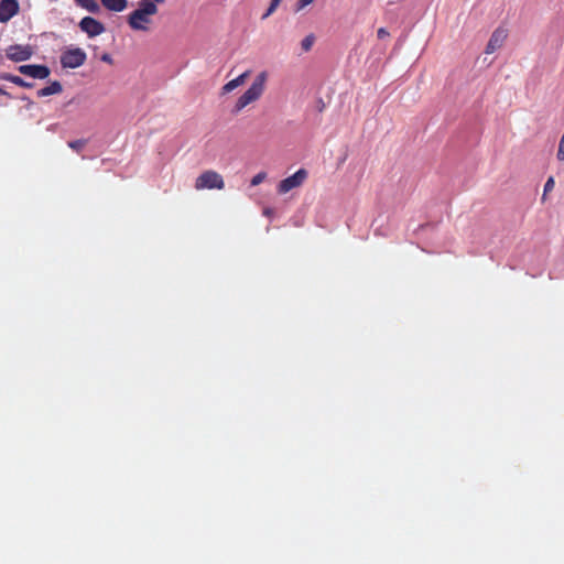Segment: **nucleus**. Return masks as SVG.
I'll return each instance as SVG.
<instances>
[{
  "label": "nucleus",
  "mask_w": 564,
  "mask_h": 564,
  "mask_svg": "<svg viewBox=\"0 0 564 564\" xmlns=\"http://www.w3.org/2000/svg\"><path fill=\"white\" fill-rule=\"evenodd\" d=\"M555 180L553 176H549L543 188L542 200H545L546 194L554 188Z\"/></svg>",
  "instance_id": "obj_20"
},
{
  "label": "nucleus",
  "mask_w": 564,
  "mask_h": 564,
  "mask_svg": "<svg viewBox=\"0 0 564 564\" xmlns=\"http://www.w3.org/2000/svg\"><path fill=\"white\" fill-rule=\"evenodd\" d=\"M20 99H21L22 101H25V105H26L25 107H26V109H31V108L34 106V102H33V101L30 99V97H29V96H26V95H22V96L20 97Z\"/></svg>",
  "instance_id": "obj_27"
},
{
  "label": "nucleus",
  "mask_w": 564,
  "mask_h": 564,
  "mask_svg": "<svg viewBox=\"0 0 564 564\" xmlns=\"http://www.w3.org/2000/svg\"><path fill=\"white\" fill-rule=\"evenodd\" d=\"M313 1L314 0H297L296 9L301 10V9L307 7L308 4H311Z\"/></svg>",
  "instance_id": "obj_26"
},
{
  "label": "nucleus",
  "mask_w": 564,
  "mask_h": 564,
  "mask_svg": "<svg viewBox=\"0 0 564 564\" xmlns=\"http://www.w3.org/2000/svg\"><path fill=\"white\" fill-rule=\"evenodd\" d=\"M75 3L87 10L90 13L97 14L100 12V6L96 0H74Z\"/></svg>",
  "instance_id": "obj_15"
},
{
  "label": "nucleus",
  "mask_w": 564,
  "mask_h": 564,
  "mask_svg": "<svg viewBox=\"0 0 564 564\" xmlns=\"http://www.w3.org/2000/svg\"><path fill=\"white\" fill-rule=\"evenodd\" d=\"M195 187L197 189H223L225 187V182L219 173L209 170L203 172L196 178Z\"/></svg>",
  "instance_id": "obj_3"
},
{
  "label": "nucleus",
  "mask_w": 564,
  "mask_h": 564,
  "mask_svg": "<svg viewBox=\"0 0 564 564\" xmlns=\"http://www.w3.org/2000/svg\"><path fill=\"white\" fill-rule=\"evenodd\" d=\"M18 70L33 79H46L51 75V68L44 64H24L18 67Z\"/></svg>",
  "instance_id": "obj_5"
},
{
  "label": "nucleus",
  "mask_w": 564,
  "mask_h": 564,
  "mask_svg": "<svg viewBox=\"0 0 564 564\" xmlns=\"http://www.w3.org/2000/svg\"><path fill=\"white\" fill-rule=\"evenodd\" d=\"M101 4L109 11L122 12L127 6L128 0H100Z\"/></svg>",
  "instance_id": "obj_14"
},
{
  "label": "nucleus",
  "mask_w": 564,
  "mask_h": 564,
  "mask_svg": "<svg viewBox=\"0 0 564 564\" xmlns=\"http://www.w3.org/2000/svg\"><path fill=\"white\" fill-rule=\"evenodd\" d=\"M12 83L15 84L17 86H20V87H23L26 89L34 87V83L26 82L25 79H23L22 77H20L18 75H14Z\"/></svg>",
  "instance_id": "obj_18"
},
{
  "label": "nucleus",
  "mask_w": 564,
  "mask_h": 564,
  "mask_svg": "<svg viewBox=\"0 0 564 564\" xmlns=\"http://www.w3.org/2000/svg\"><path fill=\"white\" fill-rule=\"evenodd\" d=\"M13 77H14V74L4 73V72L0 73V80H7V82L12 83Z\"/></svg>",
  "instance_id": "obj_25"
},
{
  "label": "nucleus",
  "mask_w": 564,
  "mask_h": 564,
  "mask_svg": "<svg viewBox=\"0 0 564 564\" xmlns=\"http://www.w3.org/2000/svg\"><path fill=\"white\" fill-rule=\"evenodd\" d=\"M281 1L282 0H271L268 9L262 14L261 19L265 20L267 18H269L276 10V8L280 6Z\"/></svg>",
  "instance_id": "obj_16"
},
{
  "label": "nucleus",
  "mask_w": 564,
  "mask_h": 564,
  "mask_svg": "<svg viewBox=\"0 0 564 564\" xmlns=\"http://www.w3.org/2000/svg\"><path fill=\"white\" fill-rule=\"evenodd\" d=\"M377 36H378L379 40H384L387 36H389V32L387 31L386 28H380L377 31Z\"/></svg>",
  "instance_id": "obj_24"
},
{
  "label": "nucleus",
  "mask_w": 564,
  "mask_h": 564,
  "mask_svg": "<svg viewBox=\"0 0 564 564\" xmlns=\"http://www.w3.org/2000/svg\"><path fill=\"white\" fill-rule=\"evenodd\" d=\"M87 143V140L86 139H77V140H72V141H68L67 145L78 152L83 149V147Z\"/></svg>",
  "instance_id": "obj_19"
},
{
  "label": "nucleus",
  "mask_w": 564,
  "mask_h": 564,
  "mask_svg": "<svg viewBox=\"0 0 564 564\" xmlns=\"http://www.w3.org/2000/svg\"><path fill=\"white\" fill-rule=\"evenodd\" d=\"M87 54L82 47L68 46L61 56L59 62L63 68H78L85 64Z\"/></svg>",
  "instance_id": "obj_2"
},
{
  "label": "nucleus",
  "mask_w": 564,
  "mask_h": 564,
  "mask_svg": "<svg viewBox=\"0 0 564 564\" xmlns=\"http://www.w3.org/2000/svg\"><path fill=\"white\" fill-rule=\"evenodd\" d=\"M267 177V173L265 172H259L257 173L250 181V185L251 186H257L259 185L260 183H262L264 181V178Z\"/></svg>",
  "instance_id": "obj_21"
},
{
  "label": "nucleus",
  "mask_w": 564,
  "mask_h": 564,
  "mask_svg": "<svg viewBox=\"0 0 564 564\" xmlns=\"http://www.w3.org/2000/svg\"><path fill=\"white\" fill-rule=\"evenodd\" d=\"M314 107L317 112H323L325 110L326 105L322 97L316 98Z\"/></svg>",
  "instance_id": "obj_22"
},
{
  "label": "nucleus",
  "mask_w": 564,
  "mask_h": 564,
  "mask_svg": "<svg viewBox=\"0 0 564 564\" xmlns=\"http://www.w3.org/2000/svg\"><path fill=\"white\" fill-rule=\"evenodd\" d=\"M271 213H272V210L270 208H265L263 210V214L267 215V216H269Z\"/></svg>",
  "instance_id": "obj_30"
},
{
  "label": "nucleus",
  "mask_w": 564,
  "mask_h": 564,
  "mask_svg": "<svg viewBox=\"0 0 564 564\" xmlns=\"http://www.w3.org/2000/svg\"><path fill=\"white\" fill-rule=\"evenodd\" d=\"M314 41H315V37H314V35H313V34H308V35H306V36L302 40V42H301V47H302V50H303L304 52H308V51L312 48V46H313V44H314Z\"/></svg>",
  "instance_id": "obj_17"
},
{
  "label": "nucleus",
  "mask_w": 564,
  "mask_h": 564,
  "mask_svg": "<svg viewBox=\"0 0 564 564\" xmlns=\"http://www.w3.org/2000/svg\"><path fill=\"white\" fill-rule=\"evenodd\" d=\"M0 95L7 96L9 98L12 97L3 87H0Z\"/></svg>",
  "instance_id": "obj_29"
},
{
  "label": "nucleus",
  "mask_w": 564,
  "mask_h": 564,
  "mask_svg": "<svg viewBox=\"0 0 564 564\" xmlns=\"http://www.w3.org/2000/svg\"><path fill=\"white\" fill-rule=\"evenodd\" d=\"M248 75H249V72L246 70L242 74L238 75L236 78L226 83L221 88L223 94H228V93L232 91L234 89H236L237 87H239L240 85H242L245 83L246 78L248 77Z\"/></svg>",
  "instance_id": "obj_13"
},
{
  "label": "nucleus",
  "mask_w": 564,
  "mask_h": 564,
  "mask_svg": "<svg viewBox=\"0 0 564 564\" xmlns=\"http://www.w3.org/2000/svg\"><path fill=\"white\" fill-rule=\"evenodd\" d=\"M33 50L30 45L12 44L7 48L6 57L12 62L20 63L31 58Z\"/></svg>",
  "instance_id": "obj_7"
},
{
  "label": "nucleus",
  "mask_w": 564,
  "mask_h": 564,
  "mask_svg": "<svg viewBox=\"0 0 564 564\" xmlns=\"http://www.w3.org/2000/svg\"><path fill=\"white\" fill-rule=\"evenodd\" d=\"M344 161H346V155L345 156H340V163H343Z\"/></svg>",
  "instance_id": "obj_32"
},
{
  "label": "nucleus",
  "mask_w": 564,
  "mask_h": 564,
  "mask_svg": "<svg viewBox=\"0 0 564 564\" xmlns=\"http://www.w3.org/2000/svg\"><path fill=\"white\" fill-rule=\"evenodd\" d=\"M165 0H140L138 8L148 17L154 15L158 12V3H163Z\"/></svg>",
  "instance_id": "obj_11"
},
{
  "label": "nucleus",
  "mask_w": 564,
  "mask_h": 564,
  "mask_svg": "<svg viewBox=\"0 0 564 564\" xmlns=\"http://www.w3.org/2000/svg\"><path fill=\"white\" fill-rule=\"evenodd\" d=\"M268 74L265 70L260 72L256 76L249 88L236 101V105L231 109L232 115L239 113L245 107H247L249 104L258 100L261 97L264 90Z\"/></svg>",
  "instance_id": "obj_1"
},
{
  "label": "nucleus",
  "mask_w": 564,
  "mask_h": 564,
  "mask_svg": "<svg viewBox=\"0 0 564 564\" xmlns=\"http://www.w3.org/2000/svg\"><path fill=\"white\" fill-rule=\"evenodd\" d=\"M78 28L82 32L86 33L89 39L96 37L106 31L104 23L90 15L84 17L79 21Z\"/></svg>",
  "instance_id": "obj_4"
},
{
  "label": "nucleus",
  "mask_w": 564,
  "mask_h": 564,
  "mask_svg": "<svg viewBox=\"0 0 564 564\" xmlns=\"http://www.w3.org/2000/svg\"><path fill=\"white\" fill-rule=\"evenodd\" d=\"M127 21H128L129 26L132 30L147 31L148 28L145 26V24L150 22V17H148L145 13H143L139 9H135L128 15Z\"/></svg>",
  "instance_id": "obj_9"
},
{
  "label": "nucleus",
  "mask_w": 564,
  "mask_h": 564,
  "mask_svg": "<svg viewBox=\"0 0 564 564\" xmlns=\"http://www.w3.org/2000/svg\"><path fill=\"white\" fill-rule=\"evenodd\" d=\"M63 90V86L58 80L51 82L47 86L37 90V97H47L51 95L59 94Z\"/></svg>",
  "instance_id": "obj_12"
},
{
  "label": "nucleus",
  "mask_w": 564,
  "mask_h": 564,
  "mask_svg": "<svg viewBox=\"0 0 564 564\" xmlns=\"http://www.w3.org/2000/svg\"><path fill=\"white\" fill-rule=\"evenodd\" d=\"M20 11L18 0H0V23L9 22Z\"/></svg>",
  "instance_id": "obj_8"
},
{
  "label": "nucleus",
  "mask_w": 564,
  "mask_h": 564,
  "mask_svg": "<svg viewBox=\"0 0 564 564\" xmlns=\"http://www.w3.org/2000/svg\"><path fill=\"white\" fill-rule=\"evenodd\" d=\"M344 161H346V155L345 156H340V163H343Z\"/></svg>",
  "instance_id": "obj_33"
},
{
  "label": "nucleus",
  "mask_w": 564,
  "mask_h": 564,
  "mask_svg": "<svg viewBox=\"0 0 564 564\" xmlns=\"http://www.w3.org/2000/svg\"><path fill=\"white\" fill-rule=\"evenodd\" d=\"M6 57L0 53V65L4 63Z\"/></svg>",
  "instance_id": "obj_31"
},
{
  "label": "nucleus",
  "mask_w": 564,
  "mask_h": 564,
  "mask_svg": "<svg viewBox=\"0 0 564 564\" xmlns=\"http://www.w3.org/2000/svg\"><path fill=\"white\" fill-rule=\"evenodd\" d=\"M506 37H507V33L505 30H502L500 28L496 29L492 32V34L486 45L485 53L492 54L496 50H498L502 45Z\"/></svg>",
  "instance_id": "obj_10"
},
{
  "label": "nucleus",
  "mask_w": 564,
  "mask_h": 564,
  "mask_svg": "<svg viewBox=\"0 0 564 564\" xmlns=\"http://www.w3.org/2000/svg\"><path fill=\"white\" fill-rule=\"evenodd\" d=\"M307 172L304 169H299L295 173L292 175L283 178L278 186V192L280 194H285L290 192L291 189L300 186L303 181L306 178Z\"/></svg>",
  "instance_id": "obj_6"
},
{
  "label": "nucleus",
  "mask_w": 564,
  "mask_h": 564,
  "mask_svg": "<svg viewBox=\"0 0 564 564\" xmlns=\"http://www.w3.org/2000/svg\"><path fill=\"white\" fill-rule=\"evenodd\" d=\"M100 59H101L102 62H105V63H109V64H110V63H112V57H111V55H110V54H108V53H104V54L101 55Z\"/></svg>",
  "instance_id": "obj_28"
},
{
  "label": "nucleus",
  "mask_w": 564,
  "mask_h": 564,
  "mask_svg": "<svg viewBox=\"0 0 564 564\" xmlns=\"http://www.w3.org/2000/svg\"><path fill=\"white\" fill-rule=\"evenodd\" d=\"M557 159L560 161H564V132H563V135L560 140V144H558V151H557Z\"/></svg>",
  "instance_id": "obj_23"
}]
</instances>
